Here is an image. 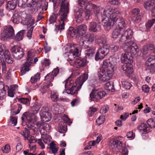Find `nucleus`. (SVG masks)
Returning <instances> with one entry per match:
<instances>
[{"label": "nucleus", "instance_id": "ddd939ff", "mask_svg": "<svg viewBox=\"0 0 155 155\" xmlns=\"http://www.w3.org/2000/svg\"><path fill=\"white\" fill-rule=\"evenodd\" d=\"M79 55L78 50L75 46H71L69 54L68 55V58L67 59L70 62H73L76 57Z\"/></svg>", "mask_w": 155, "mask_h": 155}, {"label": "nucleus", "instance_id": "49530a36", "mask_svg": "<svg viewBox=\"0 0 155 155\" xmlns=\"http://www.w3.org/2000/svg\"><path fill=\"white\" fill-rule=\"evenodd\" d=\"M155 23V18L148 21L146 24V26L147 29H149Z\"/></svg>", "mask_w": 155, "mask_h": 155}, {"label": "nucleus", "instance_id": "cd10ccee", "mask_svg": "<svg viewBox=\"0 0 155 155\" xmlns=\"http://www.w3.org/2000/svg\"><path fill=\"white\" fill-rule=\"evenodd\" d=\"M41 106V104L38 102H35L31 107V110L34 114L38 113Z\"/></svg>", "mask_w": 155, "mask_h": 155}, {"label": "nucleus", "instance_id": "6e6d98bb", "mask_svg": "<svg viewBox=\"0 0 155 155\" xmlns=\"http://www.w3.org/2000/svg\"><path fill=\"white\" fill-rule=\"evenodd\" d=\"M87 1V0H78V4L81 7L84 8Z\"/></svg>", "mask_w": 155, "mask_h": 155}, {"label": "nucleus", "instance_id": "412c9836", "mask_svg": "<svg viewBox=\"0 0 155 155\" xmlns=\"http://www.w3.org/2000/svg\"><path fill=\"white\" fill-rule=\"evenodd\" d=\"M132 63H124L122 66V69L127 74H131L133 72V66Z\"/></svg>", "mask_w": 155, "mask_h": 155}, {"label": "nucleus", "instance_id": "4c0bfd02", "mask_svg": "<svg viewBox=\"0 0 155 155\" xmlns=\"http://www.w3.org/2000/svg\"><path fill=\"white\" fill-rule=\"evenodd\" d=\"M58 147H56L55 144L53 142L51 143L50 144L49 149L51 150L52 153L55 155L58 150Z\"/></svg>", "mask_w": 155, "mask_h": 155}, {"label": "nucleus", "instance_id": "7ed1b4c3", "mask_svg": "<svg viewBox=\"0 0 155 155\" xmlns=\"http://www.w3.org/2000/svg\"><path fill=\"white\" fill-rule=\"evenodd\" d=\"M69 12V3L67 0H62L61 4V8L59 11V14L60 16L61 20H59L60 24L56 26L55 30L57 32L64 28V21L67 18Z\"/></svg>", "mask_w": 155, "mask_h": 155}, {"label": "nucleus", "instance_id": "20e7f679", "mask_svg": "<svg viewBox=\"0 0 155 155\" xmlns=\"http://www.w3.org/2000/svg\"><path fill=\"white\" fill-rule=\"evenodd\" d=\"M97 42L101 44L103 46L99 48L95 55V59L96 61L103 59L104 57L109 52V46L106 44V39L105 37L99 38Z\"/></svg>", "mask_w": 155, "mask_h": 155}, {"label": "nucleus", "instance_id": "2eb2a0df", "mask_svg": "<svg viewBox=\"0 0 155 155\" xmlns=\"http://www.w3.org/2000/svg\"><path fill=\"white\" fill-rule=\"evenodd\" d=\"M86 10H89L93 9V11L95 14V16L98 18L99 16L102 15L103 13L101 15L100 13V9L99 7L96 5L92 4L91 2H87L84 8Z\"/></svg>", "mask_w": 155, "mask_h": 155}, {"label": "nucleus", "instance_id": "a19ab883", "mask_svg": "<svg viewBox=\"0 0 155 155\" xmlns=\"http://www.w3.org/2000/svg\"><path fill=\"white\" fill-rule=\"evenodd\" d=\"M139 128L140 130H143L144 132L147 133H148L150 131L149 127L144 123L141 124L139 126Z\"/></svg>", "mask_w": 155, "mask_h": 155}, {"label": "nucleus", "instance_id": "9b49d317", "mask_svg": "<svg viewBox=\"0 0 155 155\" xmlns=\"http://www.w3.org/2000/svg\"><path fill=\"white\" fill-rule=\"evenodd\" d=\"M41 120L43 122H48L51 119V114L48 111V108L43 107L39 113Z\"/></svg>", "mask_w": 155, "mask_h": 155}, {"label": "nucleus", "instance_id": "f3484780", "mask_svg": "<svg viewBox=\"0 0 155 155\" xmlns=\"http://www.w3.org/2000/svg\"><path fill=\"white\" fill-rule=\"evenodd\" d=\"M132 39L133 32L130 29H128L122 34L121 37L120 39V41L124 42L126 40L129 41L132 40Z\"/></svg>", "mask_w": 155, "mask_h": 155}, {"label": "nucleus", "instance_id": "4468645a", "mask_svg": "<svg viewBox=\"0 0 155 155\" xmlns=\"http://www.w3.org/2000/svg\"><path fill=\"white\" fill-rule=\"evenodd\" d=\"M94 38V35L93 34H87L82 38V45H84L86 48H88L89 45L92 43Z\"/></svg>", "mask_w": 155, "mask_h": 155}, {"label": "nucleus", "instance_id": "774afa93", "mask_svg": "<svg viewBox=\"0 0 155 155\" xmlns=\"http://www.w3.org/2000/svg\"><path fill=\"white\" fill-rule=\"evenodd\" d=\"M129 116V114L128 113H125L120 116V118L122 120L124 121L128 118Z\"/></svg>", "mask_w": 155, "mask_h": 155}, {"label": "nucleus", "instance_id": "79ce46f5", "mask_svg": "<svg viewBox=\"0 0 155 155\" xmlns=\"http://www.w3.org/2000/svg\"><path fill=\"white\" fill-rule=\"evenodd\" d=\"M53 85L52 84H47L46 83H45L44 84L43 87H42L40 89L41 92L43 94L45 93L50 86H52Z\"/></svg>", "mask_w": 155, "mask_h": 155}, {"label": "nucleus", "instance_id": "f03ea898", "mask_svg": "<svg viewBox=\"0 0 155 155\" xmlns=\"http://www.w3.org/2000/svg\"><path fill=\"white\" fill-rule=\"evenodd\" d=\"M71 75L64 81L66 92L68 94H73L77 93L84 82L87 79L88 75L85 74L78 77L75 83L72 79Z\"/></svg>", "mask_w": 155, "mask_h": 155}, {"label": "nucleus", "instance_id": "0eeeda50", "mask_svg": "<svg viewBox=\"0 0 155 155\" xmlns=\"http://www.w3.org/2000/svg\"><path fill=\"white\" fill-rule=\"evenodd\" d=\"M34 56V53L31 51H28L26 61L23 64V66L21 71L22 75L25 74L26 72L28 71L29 70V68L33 62Z\"/></svg>", "mask_w": 155, "mask_h": 155}, {"label": "nucleus", "instance_id": "f257e3e1", "mask_svg": "<svg viewBox=\"0 0 155 155\" xmlns=\"http://www.w3.org/2000/svg\"><path fill=\"white\" fill-rule=\"evenodd\" d=\"M120 14V11L116 10L110 5L105 7L101 15L102 21L104 26L108 30L117 21L118 23L117 28L122 31L124 29L126 25L123 18H119L118 16Z\"/></svg>", "mask_w": 155, "mask_h": 155}, {"label": "nucleus", "instance_id": "a18cd8bd", "mask_svg": "<svg viewBox=\"0 0 155 155\" xmlns=\"http://www.w3.org/2000/svg\"><path fill=\"white\" fill-rule=\"evenodd\" d=\"M35 20L32 19H27L25 20V23L28 26V27H30L31 26H34L35 24Z\"/></svg>", "mask_w": 155, "mask_h": 155}, {"label": "nucleus", "instance_id": "680f3d73", "mask_svg": "<svg viewBox=\"0 0 155 155\" xmlns=\"http://www.w3.org/2000/svg\"><path fill=\"white\" fill-rule=\"evenodd\" d=\"M57 19L56 16L55 14H53L50 17L49 21L50 23H53L56 22Z\"/></svg>", "mask_w": 155, "mask_h": 155}, {"label": "nucleus", "instance_id": "a211bd4d", "mask_svg": "<svg viewBox=\"0 0 155 155\" xmlns=\"http://www.w3.org/2000/svg\"><path fill=\"white\" fill-rule=\"evenodd\" d=\"M125 52L122 54L121 58V62L124 63H133V57L131 53L128 51H124Z\"/></svg>", "mask_w": 155, "mask_h": 155}, {"label": "nucleus", "instance_id": "aec40b11", "mask_svg": "<svg viewBox=\"0 0 155 155\" xmlns=\"http://www.w3.org/2000/svg\"><path fill=\"white\" fill-rule=\"evenodd\" d=\"M105 62L107 63V64L106 67H107L108 68L109 67H111L112 68V70L114 71V66L117 63L116 58L114 57L111 56L109 57L108 60H105L103 62V64H104V63Z\"/></svg>", "mask_w": 155, "mask_h": 155}, {"label": "nucleus", "instance_id": "052dcab7", "mask_svg": "<svg viewBox=\"0 0 155 155\" xmlns=\"http://www.w3.org/2000/svg\"><path fill=\"white\" fill-rule=\"evenodd\" d=\"M28 140H29L28 145L29 148L30 147V146H31V143H35L37 141V140L36 139L34 136L31 137Z\"/></svg>", "mask_w": 155, "mask_h": 155}, {"label": "nucleus", "instance_id": "69168bd1", "mask_svg": "<svg viewBox=\"0 0 155 155\" xmlns=\"http://www.w3.org/2000/svg\"><path fill=\"white\" fill-rule=\"evenodd\" d=\"M59 70L58 67L54 68L52 71L51 72L55 77L59 72Z\"/></svg>", "mask_w": 155, "mask_h": 155}, {"label": "nucleus", "instance_id": "ea45409f", "mask_svg": "<svg viewBox=\"0 0 155 155\" xmlns=\"http://www.w3.org/2000/svg\"><path fill=\"white\" fill-rule=\"evenodd\" d=\"M21 118L23 122H29L31 121V119L30 118V117L28 115V113L26 112L24 113Z\"/></svg>", "mask_w": 155, "mask_h": 155}, {"label": "nucleus", "instance_id": "5fc2aeb1", "mask_svg": "<svg viewBox=\"0 0 155 155\" xmlns=\"http://www.w3.org/2000/svg\"><path fill=\"white\" fill-rule=\"evenodd\" d=\"M8 89L11 90L12 91L15 93L16 91H18V85L16 84H14L11 85L10 86V88H9V87L8 86Z\"/></svg>", "mask_w": 155, "mask_h": 155}, {"label": "nucleus", "instance_id": "7c9ffc66", "mask_svg": "<svg viewBox=\"0 0 155 155\" xmlns=\"http://www.w3.org/2000/svg\"><path fill=\"white\" fill-rule=\"evenodd\" d=\"M25 33V30H21L19 31L15 37V40L18 41L22 40Z\"/></svg>", "mask_w": 155, "mask_h": 155}, {"label": "nucleus", "instance_id": "37998d69", "mask_svg": "<svg viewBox=\"0 0 155 155\" xmlns=\"http://www.w3.org/2000/svg\"><path fill=\"white\" fill-rule=\"evenodd\" d=\"M104 87L106 90L112 91L114 88V85L112 82H108L105 84Z\"/></svg>", "mask_w": 155, "mask_h": 155}, {"label": "nucleus", "instance_id": "e2e57ef3", "mask_svg": "<svg viewBox=\"0 0 155 155\" xmlns=\"http://www.w3.org/2000/svg\"><path fill=\"white\" fill-rule=\"evenodd\" d=\"M142 90L145 93H148L149 92L150 87L147 85H143L142 87Z\"/></svg>", "mask_w": 155, "mask_h": 155}, {"label": "nucleus", "instance_id": "a878e982", "mask_svg": "<svg viewBox=\"0 0 155 155\" xmlns=\"http://www.w3.org/2000/svg\"><path fill=\"white\" fill-rule=\"evenodd\" d=\"M110 146L112 148H120L122 146V142L117 140H113L111 142Z\"/></svg>", "mask_w": 155, "mask_h": 155}, {"label": "nucleus", "instance_id": "393cba45", "mask_svg": "<svg viewBox=\"0 0 155 155\" xmlns=\"http://www.w3.org/2000/svg\"><path fill=\"white\" fill-rule=\"evenodd\" d=\"M67 126L66 122L64 121H61L59 123L58 127V131L60 133H64L67 130Z\"/></svg>", "mask_w": 155, "mask_h": 155}, {"label": "nucleus", "instance_id": "4d7b16f0", "mask_svg": "<svg viewBox=\"0 0 155 155\" xmlns=\"http://www.w3.org/2000/svg\"><path fill=\"white\" fill-rule=\"evenodd\" d=\"M79 103L80 100L78 98H74L73 100L71 102V105L72 107H74L78 104Z\"/></svg>", "mask_w": 155, "mask_h": 155}, {"label": "nucleus", "instance_id": "09e8293b", "mask_svg": "<svg viewBox=\"0 0 155 155\" xmlns=\"http://www.w3.org/2000/svg\"><path fill=\"white\" fill-rule=\"evenodd\" d=\"M2 150L4 153H8L10 150V146L9 144H6L2 148Z\"/></svg>", "mask_w": 155, "mask_h": 155}, {"label": "nucleus", "instance_id": "f8f14e48", "mask_svg": "<svg viewBox=\"0 0 155 155\" xmlns=\"http://www.w3.org/2000/svg\"><path fill=\"white\" fill-rule=\"evenodd\" d=\"M14 35L13 28L10 25L5 26L2 33V36L6 38H12L14 37Z\"/></svg>", "mask_w": 155, "mask_h": 155}, {"label": "nucleus", "instance_id": "c756f323", "mask_svg": "<svg viewBox=\"0 0 155 155\" xmlns=\"http://www.w3.org/2000/svg\"><path fill=\"white\" fill-rule=\"evenodd\" d=\"M20 16L18 12L15 11L11 19V21L15 24H18L19 22Z\"/></svg>", "mask_w": 155, "mask_h": 155}, {"label": "nucleus", "instance_id": "3c124183", "mask_svg": "<svg viewBox=\"0 0 155 155\" xmlns=\"http://www.w3.org/2000/svg\"><path fill=\"white\" fill-rule=\"evenodd\" d=\"M109 110V107L107 106H103L101 108L100 110V113L102 114H105Z\"/></svg>", "mask_w": 155, "mask_h": 155}, {"label": "nucleus", "instance_id": "72a5a7b5", "mask_svg": "<svg viewBox=\"0 0 155 155\" xmlns=\"http://www.w3.org/2000/svg\"><path fill=\"white\" fill-rule=\"evenodd\" d=\"M88 29L90 31L96 32L97 31V24L94 22H91L88 27Z\"/></svg>", "mask_w": 155, "mask_h": 155}, {"label": "nucleus", "instance_id": "dca6fc26", "mask_svg": "<svg viewBox=\"0 0 155 155\" xmlns=\"http://www.w3.org/2000/svg\"><path fill=\"white\" fill-rule=\"evenodd\" d=\"M155 65V58L153 56L150 57L146 62L147 67V70L149 72L152 73L154 71Z\"/></svg>", "mask_w": 155, "mask_h": 155}, {"label": "nucleus", "instance_id": "de8ad7c7", "mask_svg": "<svg viewBox=\"0 0 155 155\" xmlns=\"http://www.w3.org/2000/svg\"><path fill=\"white\" fill-rule=\"evenodd\" d=\"M147 123L150 128L155 127V122L153 120V119L150 118L148 119L147 121Z\"/></svg>", "mask_w": 155, "mask_h": 155}, {"label": "nucleus", "instance_id": "5701e85b", "mask_svg": "<svg viewBox=\"0 0 155 155\" xmlns=\"http://www.w3.org/2000/svg\"><path fill=\"white\" fill-rule=\"evenodd\" d=\"M18 0H13L8 1L6 5V8L7 10L11 11L14 10L16 7Z\"/></svg>", "mask_w": 155, "mask_h": 155}, {"label": "nucleus", "instance_id": "6ab92c4d", "mask_svg": "<svg viewBox=\"0 0 155 155\" xmlns=\"http://www.w3.org/2000/svg\"><path fill=\"white\" fill-rule=\"evenodd\" d=\"M75 58L73 63L70 62L71 65H72L74 67L78 68H79L85 65L86 64L85 62L79 57H77Z\"/></svg>", "mask_w": 155, "mask_h": 155}, {"label": "nucleus", "instance_id": "c03bdc74", "mask_svg": "<svg viewBox=\"0 0 155 155\" xmlns=\"http://www.w3.org/2000/svg\"><path fill=\"white\" fill-rule=\"evenodd\" d=\"M97 111V109L93 107H90L87 113L89 117H91L94 115Z\"/></svg>", "mask_w": 155, "mask_h": 155}, {"label": "nucleus", "instance_id": "864d4df0", "mask_svg": "<svg viewBox=\"0 0 155 155\" xmlns=\"http://www.w3.org/2000/svg\"><path fill=\"white\" fill-rule=\"evenodd\" d=\"M104 117L103 116H100L96 120V123L98 125H100L104 123Z\"/></svg>", "mask_w": 155, "mask_h": 155}, {"label": "nucleus", "instance_id": "2f4dec72", "mask_svg": "<svg viewBox=\"0 0 155 155\" xmlns=\"http://www.w3.org/2000/svg\"><path fill=\"white\" fill-rule=\"evenodd\" d=\"M54 77L51 73L47 74L45 77V79L47 82L45 83L47 84H49V83H50V84H52L51 82L53 81Z\"/></svg>", "mask_w": 155, "mask_h": 155}, {"label": "nucleus", "instance_id": "bb28decb", "mask_svg": "<svg viewBox=\"0 0 155 155\" xmlns=\"http://www.w3.org/2000/svg\"><path fill=\"white\" fill-rule=\"evenodd\" d=\"M83 12L84 11L82 9L76 8L74 10V15L75 17L78 20H81V19H82V14L83 13Z\"/></svg>", "mask_w": 155, "mask_h": 155}, {"label": "nucleus", "instance_id": "f704fd0d", "mask_svg": "<svg viewBox=\"0 0 155 155\" xmlns=\"http://www.w3.org/2000/svg\"><path fill=\"white\" fill-rule=\"evenodd\" d=\"M122 30L117 28L113 31L112 33V37L114 38H116L120 35V33Z\"/></svg>", "mask_w": 155, "mask_h": 155}, {"label": "nucleus", "instance_id": "13d9d810", "mask_svg": "<svg viewBox=\"0 0 155 155\" xmlns=\"http://www.w3.org/2000/svg\"><path fill=\"white\" fill-rule=\"evenodd\" d=\"M34 26H31L29 30L27 32V36L30 39L31 37L32 32L33 30Z\"/></svg>", "mask_w": 155, "mask_h": 155}, {"label": "nucleus", "instance_id": "58836bf2", "mask_svg": "<svg viewBox=\"0 0 155 155\" xmlns=\"http://www.w3.org/2000/svg\"><path fill=\"white\" fill-rule=\"evenodd\" d=\"M40 74L37 73V74L34 75V76H32L31 78V82L32 83H34L37 82V81L39 80Z\"/></svg>", "mask_w": 155, "mask_h": 155}, {"label": "nucleus", "instance_id": "c85d7f7f", "mask_svg": "<svg viewBox=\"0 0 155 155\" xmlns=\"http://www.w3.org/2000/svg\"><path fill=\"white\" fill-rule=\"evenodd\" d=\"M154 5H155V1L154 0L148 1L144 3V7L147 10H149Z\"/></svg>", "mask_w": 155, "mask_h": 155}, {"label": "nucleus", "instance_id": "c9c22d12", "mask_svg": "<svg viewBox=\"0 0 155 155\" xmlns=\"http://www.w3.org/2000/svg\"><path fill=\"white\" fill-rule=\"evenodd\" d=\"M58 93L55 91L51 92V98L53 101H57L58 100Z\"/></svg>", "mask_w": 155, "mask_h": 155}, {"label": "nucleus", "instance_id": "473e14b6", "mask_svg": "<svg viewBox=\"0 0 155 155\" xmlns=\"http://www.w3.org/2000/svg\"><path fill=\"white\" fill-rule=\"evenodd\" d=\"M94 53V50L93 49L90 48L87 49L85 51V57L87 58H90L93 56Z\"/></svg>", "mask_w": 155, "mask_h": 155}, {"label": "nucleus", "instance_id": "0e129e2a", "mask_svg": "<svg viewBox=\"0 0 155 155\" xmlns=\"http://www.w3.org/2000/svg\"><path fill=\"white\" fill-rule=\"evenodd\" d=\"M50 64V61L49 59H45L42 62V64L45 66H48Z\"/></svg>", "mask_w": 155, "mask_h": 155}, {"label": "nucleus", "instance_id": "4be33fe9", "mask_svg": "<svg viewBox=\"0 0 155 155\" xmlns=\"http://www.w3.org/2000/svg\"><path fill=\"white\" fill-rule=\"evenodd\" d=\"M87 29V27L84 24H82L77 27V34L79 37L83 36L86 32Z\"/></svg>", "mask_w": 155, "mask_h": 155}, {"label": "nucleus", "instance_id": "8fccbe9b", "mask_svg": "<svg viewBox=\"0 0 155 155\" xmlns=\"http://www.w3.org/2000/svg\"><path fill=\"white\" fill-rule=\"evenodd\" d=\"M4 85L2 83L0 84V97L3 96L6 93V91L4 90Z\"/></svg>", "mask_w": 155, "mask_h": 155}, {"label": "nucleus", "instance_id": "1a4fd4ad", "mask_svg": "<svg viewBox=\"0 0 155 155\" xmlns=\"http://www.w3.org/2000/svg\"><path fill=\"white\" fill-rule=\"evenodd\" d=\"M10 51L14 58L17 60L21 59L24 55L22 48L17 46H13L10 49Z\"/></svg>", "mask_w": 155, "mask_h": 155}, {"label": "nucleus", "instance_id": "423d86ee", "mask_svg": "<svg viewBox=\"0 0 155 155\" xmlns=\"http://www.w3.org/2000/svg\"><path fill=\"white\" fill-rule=\"evenodd\" d=\"M123 49L124 51H128L131 53L136 54L139 51V50L137 46L133 40L124 43L122 46Z\"/></svg>", "mask_w": 155, "mask_h": 155}, {"label": "nucleus", "instance_id": "9d476101", "mask_svg": "<svg viewBox=\"0 0 155 155\" xmlns=\"http://www.w3.org/2000/svg\"><path fill=\"white\" fill-rule=\"evenodd\" d=\"M106 93L104 91H98L95 89H93L90 95L91 101H97L105 96Z\"/></svg>", "mask_w": 155, "mask_h": 155}, {"label": "nucleus", "instance_id": "603ef678", "mask_svg": "<svg viewBox=\"0 0 155 155\" xmlns=\"http://www.w3.org/2000/svg\"><path fill=\"white\" fill-rule=\"evenodd\" d=\"M40 124V127L42 126V128L46 130H48L50 129V126L48 124L45 123V122H43Z\"/></svg>", "mask_w": 155, "mask_h": 155}, {"label": "nucleus", "instance_id": "bf43d9fd", "mask_svg": "<svg viewBox=\"0 0 155 155\" xmlns=\"http://www.w3.org/2000/svg\"><path fill=\"white\" fill-rule=\"evenodd\" d=\"M20 101L21 103L24 104H28L30 101L29 98H22L20 99Z\"/></svg>", "mask_w": 155, "mask_h": 155}, {"label": "nucleus", "instance_id": "338daca9", "mask_svg": "<svg viewBox=\"0 0 155 155\" xmlns=\"http://www.w3.org/2000/svg\"><path fill=\"white\" fill-rule=\"evenodd\" d=\"M127 138L134 139L135 137V135L134 134L133 132L131 131L127 133Z\"/></svg>", "mask_w": 155, "mask_h": 155}, {"label": "nucleus", "instance_id": "39448f33", "mask_svg": "<svg viewBox=\"0 0 155 155\" xmlns=\"http://www.w3.org/2000/svg\"><path fill=\"white\" fill-rule=\"evenodd\" d=\"M107 64V63L105 62L98 71V75L99 79L103 82H106L110 80L113 75L112 68L110 67L108 68L106 67Z\"/></svg>", "mask_w": 155, "mask_h": 155}, {"label": "nucleus", "instance_id": "b1692460", "mask_svg": "<svg viewBox=\"0 0 155 155\" xmlns=\"http://www.w3.org/2000/svg\"><path fill=\"white\" fill-rule=\"evenodd\" d=\"M67 36L71 38L75 37L77 38L79 37V36L77 34V30L74 27H72L69 28L68 31Z\"/></svg>", "mask_w": 155, "mask_h": 155}, {"label": "nucleus", "instance_id": "6e6552de", "mask_svg": "<svg viewBox=\"0 0 155 155\" xmlns=\"http://www.w3.org/2000/svg\"><path fill=\"white\" fill-rule=\"evenodd\" d=\"M5 61L8 64H12L13 62L12 58L11 57L10 53L7 49H3L0 47V63Z\"/></svg>", "mask_w": 155, "mask_h": 155}, {"label": "nucleus", "instance_id": "e433bc0d", "mask_svg": "<svg viewBox=\"0 0 155 155\" xmlns=\"http://www.w3.org/2000/svg\"><path fill=\"white\" fill-rule=\"evenodd\" d=\"M122 87L126 89H130L131 86L132 84L130 83L127 80H123L122 81Z\"/></svg>", "mask_w": 155, "mask_h": 155}]
</instances>
